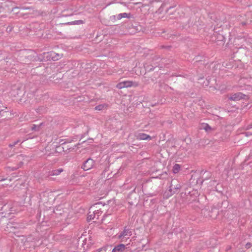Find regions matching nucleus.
Masks as SVG:
<instances>
[{
	"mask_svg": "<svg viewBox=\"0 0 252 252\" xmlns=\"http://www.w3.org/2000/svg\"><path fill=\"white\" fill-rule=\"evenodd\" d=\"M246 97H247V96L245 94L239 92L233 94L229 99L232 100L237 101L241 99H246Z\"/></svg>",
	"mask_w": 252,
	"mask_h": 252,
	"instance_id": "39448f33",
	"label": "nucleus"
},
{
	"mask_svg": "<svg viewBox=\"0 0 252 252\" xmlns=\"http://www.w3.org/2000/svg\"><path fill=\"white\" fill-rule=\"evenodd\" d=\"M94 161L93 159L89 158L84 162L82 166V168L84 170L87 171L92 169L94 167Z\"/></svg>",
	"mask_w": 252,
	"mask_h": 252,
	"instance_id": "7ed1b4c3",
	"label": "nucleus"
},
{
	"mask_svg": "<svg viewBox=\"0 0 252 252\" xmlns=\"http://www.w3.org/2000/svg\"><path fill=\"white\" fill-rule=\"evenodd\" d=\"M4 180V179L0 178V181Z\"/></svg>",
	"mask_w": 252,
	"mask_h": 252,
	"instance_id": "4be33fe9",
	"label": "nucleus"
},
{
	"mask_svg": "<svg viewBox=\"0 0 252 252\" xmlns=\"http://www.w3.org/2000/svg\"><path fill=\"white\" fill-rule=\"evenodd\" d=\"M117 18L119 20L121 19L122 18L121 14L120 13L118 15H117Z\"/></svg>",
	"mask_w": 252,
	"mask_h": 252,
	"instance_id": "aec40b11",
	"label": "nucleus"
},
{
	"mask_svg": "<svg viewBox=\"0 0 252 252\" xmlns=\"http://www.w3.org/2000/svg\"><path fill=\"white\" fill-rule=\"evenodd\" d=\"M245 134L246 136H248L249 134V132H246Z\"/></svg>",
	"mask_w": 252,
	"mask_h": 252,
	"instance_id": "b1692460",
	"label": "nucleus"
},
{
	"mask_svg": "<svg viewBox=\"0 0 252 252\" xmlns=\"http://www.w3.org/2000/svg\"><path fill=\"white\" fill-rule=\"evenodd\" d=\"M13 228V226H12V224L10 223H8L7 224V225L6 226V229H7V231H9V228L10 229H12ZM10 231H11V230H10Z\"/></svg>",
	"mask_w": 252,
	"mask_h": 252,
	"instance_id": "a211bd4d",
	"label": "nucleus"
},
{
	"mask_svg": "<svg viewBox=\"0 0 252 252\" xmlns=\"http://www.w3.org/2000/svg\"><path fill=\"white\" fill-rule=\"evenodd\" d=\"M181 168V166L178 164H175L173 167V172L176 174L179 172Z\"/></svg>",
	"mask_w": 252,
	"mask_h": 252,
	"instance_id": "9b49d317",
	"label": "nucleus"
},
{
	"mask_svg": "<svg viewBox=\"0 0 252 252\" xmlns=\"http://www.w3.org/2000/svg\"><path fill=\"white\" fill-rule=\"evenodd\" d=\"M244 80V79H240V82H241H241H243Z\"/></svg>",
	"mask_w": 252,
	"mask_h": 252,
	"instance_id": "412c9836",
	"label": "nucleus"
},
{
	"mask_svg": "<svg viewBox=\"0 0 252 252\" xmlns=\"http://www.w3.org/2000/svg\"><path fill=\"white\" fill-rule=\"evenodd\" d=\"M73 24H81L83 23L82 20H76L73 22Z\"/></svg>",
	"mask_w": 252,
	"mask_h": 252,
	"instance_id": "f3484780",
	"label": "nucleus"
},
{
	"mask_svg": "<svg viewBox=\"0 0 252 252\" xmlns=\"http://www.w3.org/2000/svg\"><path fill=\"white\" fill-rule=\"evenodd\" d=\"M137 84L130 81H125L118 83L116 87L118 89H122L124 88L130 87L132 86H137Z\"/></svg>",
	"mask_w": 252,
	"mask_h": 252,
	"instance_id": "f03ea898",
	"label": "nucleus"
},
{
	"mask_svg": "<svg viewBox=\"0 0 252 252\" xmlns=\"http://www.w3.org/2000/svg\"><path fill=\"white\" fill-rule=\"evenodd\" d=\"M122 15V17L123 18H130V13H121Z\"/></svg>",
	"mask_w": 252,
	"mask_h": 252,
	"instance_id": "dca6fc26",
	"label": "nucleus"
},
{
	"mask_svg": "<svg viewBox=\"0 0 252 252\" xmlns=\"http://www.w3.org/2000/svg\"><path fill=\"white\" fill-rule=\"evenodd\" d=\"M227 204L226 202L224 201V202H222V204Z\"/></svg>",
	"mask_w": 252,
	"mask_h": 252,
	"instance_id": "393cba45",
	"label": "nucleus"
},
{
	"mask_svg": "<svg viewBox=\"0 0 252 252\" xmlns=\"http://www.w3.org/2000/svg\"><path fill=\"white\" fill-rule=\"evenodd\" d=\"M97 252H106V250L103 249H99L97 250Z\"/></svg>",
	"mask_w": 252,
	"mask_h": 252,
	"instance_id": "6ab92c4d",
	"label": "nucleus"
},
{
	"mask_svg": "<svg viewBox=\"0 0 252 252\" xmlns=\"http://www.w3.org/2000/svg\"><path fill=\"white\" fill-rule=\"evenodd\" d=\"M131 235L132 231L131 230L125 227L123 231L118 234L117 237L121 241L125 242L129 238Z\"/></svg>",
	"mask_w": 252,
	"mask_h": 252,
	"instance_id": "f257e3e1",
	"label": "nucleus"
},
{
	"mask_svg": "<svg viewBox=\"0 0 252 252\" xmlns=\"http://www.w3.org/2000/svg\"><path fill=\"white\" fill-rule=\"evenodd\" d=\"M96 216L93 213V211L90 210L88 215L87 220L89 221L95 219Z\"/></svg>",
	"mask_w": 252,
	"mask_h": 252,
	"instance_id": "9d476101",
	"label": "nucleus"
},
{
	"mask_svg": "<svg viewBox=\"0 0 252 252\" xmlns=\"http://www.w3.org/2000/svg\"><path fill=\"white\" fill-rule=\"evenodd\" d=\"M84 245H87V247H88L89 245H91L92 242V239L91 237L90 236L89 237V239L87 240V239H85L84 241Z\"/></svg>",
	"mask_w": 252,
	"mask_h": 252,
	"instance_id": "ddd939ff",
	"label": "nucleus"
},
{
	"mask_svg": "<svg viewBox=\"0 0 252 252\" xmlns=\"http://www.w3.org/2000/svg\"><path fill=\"white\" fill-rule=\"evenodd\" d=\"M137 139L139 140H147L151 139V136L145 133H139L136 135Z\"/></svg>",
	"mask_w": 252,
	"mask_h": 252,
	"instance_id": "1a4fd4ad",
	"label": "nucleus"
},
{
	"mask_svg": "<svg viewBox=\"0 0 252 252\" xmlns=\"http://www.w3.org/2000/svg\"><path fill=\"white\" fill-rule=\"evenodd\" d=\"M10 203L5 204H4L1 209V211H2V214L5 213V215L6 214H10L12 213V208L11 207Z\"/></svg>",
	"mask_w": 252,
	"mask_h": 252,
	"instance_id": "423d86ee",
	"label": "nucleus"
},
{
	"mask_svg": "<svg viewBox=\"0 0 252 252\" xmlns=\"http://www.w3.org/2000/svg\"><path fill=\"white\" fill-rule=\"evenodd\" d=\"M19 142H20V141L19 140H17L16 141H14V142L10 143L9 144V147L10 148H13L14 146L17 145Z\"/></svg>",
	"mask_w": 252,
	"mask_h": 252,
	"instance_id": "2eb2a0df",
	"label": "nucleus"
},
{
	"mask_svg": "<svg viewBox=\"0 0 252 252\" xmlns=\"http://www.w3.org/2000/svg\"><path fill=\"white\" fill-rule=\"evenodd\" d=\"M63 170L62 168H60L58 169L55 170L53 171L52 175H59Z\"/></svg>",
	"mask_w": 252,
	"mask_h": 252,
	"instance_id": "4468645a",
	"label": "nucleus"
},
{
	"mask_svg": "<svg viewBox=\"0 0 252 252\" xmlns=\"http://www.w3.org/2000/svg\"><path fill=\"white\" fill-rule=\"evenodd\" d=\"M200 128L204 129L206 132H210L214 129L213 128L211 127L209 125L205 123L202 124L200 126Z\"/></svg>",
	"mask_w": 252,
	"mask_h": 252,
	"instance_id": "6e6552de",
	"label": "nucleus"
},
{
	"mask_svg": "<svg viewBox=\"0 0 252 252\" xmlns=\"http://www.w3.org/2000/svg\"><path fill=\"white\" fill-rule=\"evenodd\" d=\"M107 105L105 104H100L95 107L96 110H102L106 108Z\"/></svg>",
	"mask_w": 252,
	"mask_h": 252,
	"instance_id": "f8f14e48",
	"label": "nucleus"
},
{
	"mask_svg": "<svg viewBox=\"0 0 252 252\" xmlns=\"http://www.w3.org/2000/svg\"><path fill=\"white\" fill-rule=\"evenodd\" d=\"M98 205H99V204H96L90 208V210L92 211L93 213L96 216L95 220L98 219L99 216L102 214L100 209H96Z\"/></svg>",
	"mask_w": 252,
	"mask_h": 252,
	"instance_id": "20e7f679",
	"label": "nucleus"
},
{
	"mask_svg": "<svg viewBox=\"0 0 252 252\" xmlns=\"http://www.w3.org/2000/svg\"><path fill=\"white\" fill-rule=\"evenodd\" d=\"M126 249V246L121 244L115 246L112 250V252H124Z\"/></svg>",
	"mask_w": 252,
	"mask_h": 252,
	"instance_id": "0eeeda50",
	"label": "nucleus"
},
{
	"mask_svg": "<svg viewBox=\"0 0 252 252\" xmlns=\"http://www.w3.org/2000/svg\"><path fill=\"white\" fill-rule=\"evenodd\" d=\"M249 245H248V244H247L246 245V247H247V248H249L250 247V246H249Z\"/></svg>",
	"mask_w": 252,
	"mask_h": 252,
	"instance_id": "5701e85b",
	"label": "nucleus"
}]
</instances>
